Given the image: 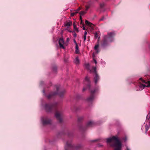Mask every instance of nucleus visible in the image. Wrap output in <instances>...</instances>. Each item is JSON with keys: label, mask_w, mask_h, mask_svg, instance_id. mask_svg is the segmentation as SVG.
Here are the masks:
<instances>
[{"label": "nucleus", "mask_w": 150, "mask_h": 150, "mask_svg": "<svg viewBox=\"0 0 150 150\" xmlns=\"http://www.w3.org/2000/svg\"><path fill=\"white\" fill-rule=\"evenodd\" d=\"M100 7L101 8H102L105 5V4L104 3H102L100 4Z\"/></svg>", "instance_id": "27"}, {"label": "nucleus", "mask_w": 150, "mask_h": 150, "mask_svg": "<svg viewBox=\"0 0 150 150\" xmlns=\"http://www.w3.org/2000/svg\"><path fill=\"white\" fill-rule=\"evenodd\" d=\"M77 110V109H76V110Z\"/></svg>", "instance_id": "42"}, {"label": "nucleus", "mask_w": 150, "mask_h": 150, "mask_svg": "<svg viewBox=\"0 0 150 150\" xmlns=\"http://www.w3.org/2000/svg\"><path fill=\"white\" fill-rule=\"evenodd\" d=\"M106 142L111 146L115 147L114 150H121V144L117 137L113 136L108 138Z\"/></svg>", "instance_id": "2"}, {"label": "nucleus", "mask_w": 150, "mask_h": 150, "mask_svg": "<svg viewBox=\"0 0 150 150\" xmlns=\"http://www.w3.org/2000/svg\"><path fill=\"white\" fill-rule=\"evenodd\" d=\"M76 34L75 33H74L73 34V36L74 37H76Z\"/></svg>", "instance_id": "36"}, {"label": "nucleus", "mask_w": 150, "mask_h": 150, "mask_svg": "<svg viewBox=\"0 0 150 150\" xmlns=\"http://www.w3.org/2000/svg\"><path fill=\"white\" fill-rule=\"evenodd\" d=\"M99 44H97L94 47V49L96 51L97 53H98L99 52V50H98V49L99 47Z\"/></svg>", "instance_id": "14"}, {"label": "nucleus", "mask_w": 150, "mask_h": 150, "mask_svg": "<svg viewBox=\"0 0 150 150\" xmlns=\"http://www.w3.org/2000/svg\"><path fill=\"white\" fill-rule=\"evenodd\" d=\"M89 8V6H86V11H87V10Z\"/></svg>", "instance_id": "34"}, {"label": "nucleus", "mask_w": 150, "mask_h": 150, "mask_svg": "<svg viewBox=\"0 0 150 150\" xmlns=\"http://www.w3.org/2000/svg\"><path fill=\"white\" fill-rule=\"evenodd\" d=\"M42 124L44 125L50 124L51 122V120L47 117H43L41 118Z\"/></svg>", "instance_id": "9"}, {"label": "nucleus", "mask_w": 150, "mask_h": 150, "mask_svg": "<svg viewBox=\"0 0 150 150\" xmlns=\"http://www.w3.org/2000/svg\"><path fill=\"white\" fill-rule=\"evenodd\" d=\"M100 139H96V140H93L92 141L93 142H97V141H99Z\"/></svg>", "instance_id": "32"}, {"label": "nucleus", "mask_w": 150, "mask_h": 150, "mask_svg": "<svg viewBox=\"0 0 150 150\" xmlns=\"http://www.w3.org/2000/svg\"><path fill=\"white\" fill-rule=\"evenodd\" d=\"M81 24H82L81 28H83V29L84 30H86V28L85 27V25H84V23H81Z\"/></svg>", "instance_id": "21"}, {"label": "nucleus", "mask_w": 150, "mask_h": 150, "mask_svg": "<svg viewBox=\"0 0 150 150\" xmlns=\"http://www.w3.org/2000/svg\"><path fill=\"white\" fill-rule=\"evenodd\" d=\"M85 80L86 81H87L88 83L87 88L89 90L90 92V95L87 98V100L88 102H92L93 100L95 97L94 93L97 91V88H95L93 90H91L90 82L89 78L88 76H86Z\"/></svg>", "instance_id": "4"}, {"label": "nucleus", "mask_w": 150, "mask_h": 150, "mask_svg": "<svg viewBox=\"0 0 150 150\" xmlns=\"http://www.w3.org/2000/svg\"><path fill=\"white\" fill-rule=\"evenodd\" d=\"M139 80L141 81L143 83H147L148 84L146 86L145 84H142L140 83L139 85V86L140 88H144L145 87H150V81H148L147 82L146 81L143 79L142 78H141L139 79Z\"/></svg>", "instance_id": "10"}, {"label": "nucleus", "mask_w": 150, "mask_h": 150, "mask_svg": "<svg viewBox=\"0 0 150 150\" xmlns=\"http://www.w3.org/2000/svg\"><path fill=\"white\" fill-rule=\"evenodd\" d=\"M87 34V32L86 31H85L84 32V35L86 36Z\"/></svg>", "instance_id": "38"}, {"label": "nucleus", "mask_w": 150, "mask_h": 150, "mask_svg": "<svg viewBox=\"0 0 150 150\" xmlns=\"http://www.w3.org/2000/svg\"><path fill=\"white\" fill-rule=\"evenodd\" d=\"M83 119V118L82 117H80L78 118V121L79 122H81Z\"/></svg>", "instance_id": "22"}, {"label": "nucleus", "mask_w": 150, "mask_h": 150, "mask_svg": "<svg viewBox=\"0 0 150 150\" xmlns=\"http://www.w3.org/2000/svg\"><path fill=\"white\" fill-rule=\"evenodd\" d=\"M106 18L104 16H103L102 18L99 20L100 21H103Z\"/></svg>", "instance_id": "26"}, {"label": "nucleus", "mask_w": 150, "mask_h": 150, "mask_svg": "<svg viewBox=\"0 0 150 150\" xmlns=\"http://www.w3.org/2000/svg\"><path fill=\"white\" fill-rule=\"evenodd\" d=\"M86 67L88 69H89V64H86L85 65Z\"/></svg>", "instance_id": "24"}, {"label": "nucleus", "mask_w": 150, "mask_h": 150, "mask_svg": "<svg viewBox=\"0 0 150 150\" xmlns=\"http://www.w3.org/2000/svg\"><path fill=\"white\" fill-rule=\"evenodd\" d=\"M81 9V8L80 7H79L75 11H76V13H78L79 11Z\"/></svg>", "instance_id": "30"}, {"label": "nucleus", "mask_w": 150, "mask_h": 150, "mask_svg": "<svg viewBox=\"0 0 150 150\" xmlns=\"http://www.w3.org/2000/svg\"><path fill=\"white\" fill-rule=\"evenodd\" d=\"M86 35H84L83 38H84V41H85L86 39Z\"/></svg>", "instance_id": "33"}, {"label": "nucleus", "mask_w": 150, "mask_h": 150, "mask_svg": "<svg viewBox=\"0 0 150 150\" xmlns=\"http://www.w3.org/2000/svg\"><path fill=\"white\" fill-rule=\"evenodd\" d=\"M82 146L80 144L74 146L72 144L71 141H68L65 146V150H73V149L79 150L80 149Z\"/></svg>", "instance_id": "6"}, {"label": "nucleus", "mask_w": 150, "mask_h": 150, "mask_svg": "<svg viewBox=\"0 0 150 150\" xmlns=\"http://www.w3.org/2000/svg\"><path fill=\"white\" fill-rule=\"evenodd\" d=\"M57 103H55L52 104H46L45 105V108L46 112H47L55 111V115L56 117L59 122H61L62 121V112L61 111L57 110Z\"/></svg>", "instance_id": "1"}, {"label": "nucleus", "mask_w": 150, "mask_h": 150, "mask_svg": "<svg viewBox=\"0 0 150 150\" xmlns=\"http://www.w3.org/2000/svg\"><path fill=\"white\" fill-rule=\"evenodd\" d=\"M72 24V22H67L65 24V25L67 26L68 27H69Z\"/></svg>", "instance_id": "16"}, {"label": "nucleus", "mask_w": 150, "mask_h": 150, "mask_svg": "<svg viewBox=\"0 0 150 150\" xmlns=\"http://www.w3.org/2000/svg\"><path fill=\"white\" fill-rule=\"evenodd\" d=\"M64 44V41L63 38L61 37L59 39V45L60 47L64 49L65 47L63 45Z\"/></svg>", "instance_id": "11"}, {"label": "nucleus", "mask_w": 150, "mask_h": 150, "mask_svg": "<svg viewBox=\"0 0 150 150\" xmlns=\"http://www.w3.org/2000/svg\"><path fill=\"white\" fill-rule=\"evenodd\" d=\"M79 59L78 57H76L75 60V62L76 64H79Z\"/></svg>", "instance_id": "15"}, {"label": "nucleus", "mask_w": 150, "mask_h": 150, "mask_svg": "<svg viewBox=\"0 0 150 150\" xmlns=\"http://www.w3.org/2000/svg\"><path fill=\"white\" fill-rule=\"evenodd\" d=\"M90 72H93L95 74V75L94 76V81L95 83L96 84L99 80L100 77L96 71V67H93L92 69L90 70Z\"/></svg>", "instance_id": "8"}, {"label": "nucleus", "mask_w": 150, "mask_h": 150, "mask_svg": "<svg viewBox=\"0 0 150 150\" xmlns=\"http://www.w3.org/2000/svg\"><path fill=\"white\" fill-rule=\"evenodd\" d=\"M77 13H76V11H75V12H74L73 13H71V16L72 17L74 16V15Z\"/></svg>", "instance_id": "29"}, {"label": "nucleus", "mask_w": 150, "mask_h": 150, "mask_svg": "<svg viewBox=\"0 0 150 150\" xmlns=\"http://www.w3.org/2000/svg\"><path fill=\"white\" fill-rule=\"evenodd\" d=\"M74 42L76 44V42L75 41V40H74Z\"/></svg>", "instance_id": "41"}, {"label": "nucleus", "mask_w": 150, "mask_h": 150, "mask_svg": "<svg viewBox=\"0 0 150 150\" xmlns=\"http://www.w3.org/2000/svg\"><path fill=\"white\" fill-rule=\"evenodd\" d=\"M150 118V112L147 115L146 117V119L149 120Z\"/></svg>", "instance_id": "25"}, {"label": "nucleus", "mask_w": 150, "mask_h": 150, "mask_svg": "<svg viewBox=\"0 0 150 150\" xmlns=\"http://www.w3.org/2000/svg\"><path fill=\"white\" fill-rule=\"evenodd\" d=\"M80 19L81 20V24L82 23V17L81 15H80Z\"/></svg>", "instance_id": "31"}, {"label": "nucleus", "mask_w": 150, "mask_h": 150, "mask_svg": "<svg viewBox=\"0 0 150 150\" xmlns=\"http://www.w3.org/2000/svg\"><path fill=\"white\" fill-rule=\"evenodd\" d=\"M69 38H67V42H69Z\"/></svg>", "instance_id": "39"}, {"label": "nucleus", "mask_w": 150, "mask_h": 150, "mask_svg": "<svg viewBox=\"0 0 150 150\" xmlns=\"http://www.w3.org/2000/svg\"><path fill=\"white\" fill-rule=\"evenodd\" d=\"M73 26H74V29L77 32H78L79 30H78L77 28L76 25L75 24V23H73Z\"/></svg>", "instance_id": "19"}, {"label": "nucleus", "mask_w": 150, "mask_h": 150, "mask_svg": "<svg viewBox=\"0 0 150 150\" xmlns=\"http://www.w3.org/2000/svg\"><path fill=\"white\" fill-rule=\"evenodd\" d=\"M115 34L114 32L108 33V35L104 36L103 39L100 42L101 45L105 47L108 46L109 42H111L114 40V37Z\"/></svg>", "instance_id": "3"}, {"label": "nucleus", "mask_w": 150, "mask_h": 150, "mask_svg": "<svg viewBox=\"0 0 150 150\" xmlns=\"http://www.w3.org/2000/svg\"><path fill=\"white\" fill-rule=\"evenodd\" d=\"M93 60L94 61V62L96 64L97 63V62L96 60L94 59V58H93Z\"/></svg>", "instance_id": "35"}, {"label": "nucleus", "mask_w": 150, "mask_h": 150, "mask_svg": "<svg viewBox=\"0 0 150 150\" xmlns=\"http://www.w3.org/2000/svg\"><path fill=\"white\" fill-rule=\"evenodd\" d=\"M94 125V123L93 121H89L86 123L85 127H84L82 125H80L79 127V129L80 131H84L87 128L93 126Z\"/></svg>", "instance_id": "7"}, {"label": "nucleus", "mask_w": 150, "mask_h": 150, "mask_svg": "<svg viewBox=\"0 0 150 150\" xmlns=\"http://www.w3.org/2000/svg\"><path fill=\"white\" fill-rule=\"evenodd\" d=\"M72 135H73V134H72V133L71 132H68V135L69 137H70V136H72Z\"/></svg>", "instance_id": "28"}, {"label": "nucleus", "mask_w": 150, "mask_h": 150, "mask_svg": "<svg viewBox=\"0 0 150 150\" xmlns=\"http://www.w3.org/2000/svg\"><path fill=\"white\" fill-rule=\"evenodd\" d=\"M75 53L77 54H79V53L78 46L76 42Z\"/></svg>", "instance_id": "13"}, {"label": "nucleus", "mask_w": 150, "mask_h": 150, "mask_svg": "<svg viewBox=\"0 0 150 150\" xmlns=\"http://www.w3.org/2000/svg\"><path fill=\"white\" fill-rule=\"evenodd\" d=\"M150 126V125L149 124V125H146L145 126V129L146 130V132H147L149 130V127Z\"/></svg>", "instance_id": "18"}, {"label": "nucleus", "mask_w": 150, "mask_h": 150, "mask_svg": "<svg viewBox=\"0 0 150 150\" xmlns=\"http://www.w3.org/2000/svg\"><path fill=\"white\" fill-rule=\"evenodd\" d=\"M53 71L54 72H56L57 70V67H54L53 68Z\"/></svg>", "instance_id": "23"}, {"label": "nucleus", "mask_w": 150, "mask_h": 150, "mask_svg": "<svg viewBox=\"0 0 150 150\" xmlns=\"http://www.w3.org/2000/svg\"><path fill=\"white\" fill-rule=\"evenodd\" d=\"M86 88H84L82 90V91L83 92H84L86 90Z\"/></svg>", "instance_id": "37"}, {"label": "nucleus", "mask_w": 150, "mask_h": 150, "mask_svg": "<svg viewBox=\"0 0 150 150\" xmlns=\"http://www.w3.org/2000/svg\"><path fill=\"white\" fill-rule=\"evenodd\" d=\"M99 33L98 32H96L95 33L94 37L95 38H99Z\"/></svg>", "instance_id": "17"}, {"label": "nucleus", "mask_w": 150, "mask_h": 150, "mask_svg": "<svg viewBox=\"0 0 150 150\" xmlns=\"http://www.w3.org/2000/svg\"><path fill=\"white\" fill-rule=\"evenodd\" d=\"M56 89V91L52 92L49 95L47 96V98L50 99L52 98L53 96L58 94L60 97H63L66 93V91L65 90H63L59 91V86H55Z\"/></svg>", "instance_id": "5"}, {"label": "nucleus", "mask_w": 150, "mask_h": 150, "mask_svg": "<svg viewBox=\"0 0 150 150\" xmlns=\"http://www.w3.org/2000/svg\"><path fill=\"white\" fill-rule=\"evenodd\" d=\"M127 150H129L127 147Z\"/></svg>", "instance_id": "40"}, {"label": "nucleus", "mask_w": 150, "mask_h": 150, "mask_svg": "<svg viewBox=\"0 0 150 150\" xmlns=\"http://www.w3.org/2000/svg\"><path fill=\"white\" fill-rule=\"evenodd\" d=\"M86 24L87 26H89L92 29H93L94 28V25L91 23L90 22L87 20H86L85 21Z\"/></svg>", "instance_id": "12"}, {"label": "nucleus", "mask_w": 150, "mask_h": 150, "mask_svg": "<svg viewBox=\"0 0 150 150\" xmlns=\"http://www.w3.org/2000/svg\"><path fill=\"white\" fill-rule=\"evenodd\" d=\"M86 12L84 11H82L80 12L79 13V14H80V15H83Z\"/></svg>", "instance_id": "20"}]
</instances>
